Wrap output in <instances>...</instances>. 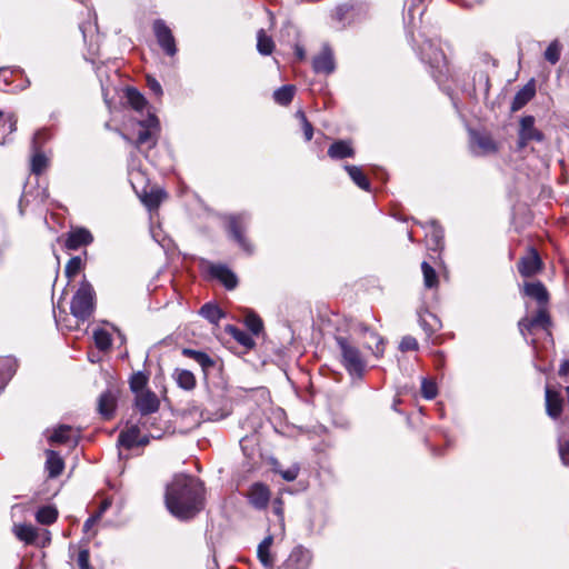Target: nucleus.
<instances>
[{"label": "nucleus", "instance_id": "nucleus-18", "mask_svg": "<svg viewBox=\"0 0 569 569\" xmlns=\"http://www.w3.org/2000/svg\"><path fill=\"white\" fill-rule=\"evenodd\" d=\"M545 397L547 415L552 419H558L563 408V399L561 395L547 386L545 390Z\"/></svg>", "mask_w": 569, "mask_h": 569}, {"label": "nucleus", "instance_id": "nucleus-60", "mask_svg": "<svg viewBox=\"0 0 569 569\" xmlns=\"http://www.w3.org/2000/svg\"><path fill=\"white\" fill-rule=\"evenodd\" d=\"M441 236L438 233V231L435 233V244L436 247L440 243Z\"/></svg>", "mask_w": 569, "mask_h": 569}, {"label": "nucleus", "instance_id": "nucleus-28", "mask_svg": "<svg viewBox=\"0 0 569 569\" xmlns=\"http://www.w3.org/2000/svg\"><path fill=\"white\" fill-rule=\"evenodd\" d=\"M328 156L332 159L352 158L355 156V150L349 142L338 140L329 147Z\"/></svg>", "mask_w": 569, "mask_h": 569}, {"label": "nucleus", "instance_id": "nucleus-16", "mask_svg": "<svg viewBox=\"0 0 569 569\" xmlns=\"http://www.w3.org/2000/svg\"><path fill=\"white\" fill-rule=\"evenodd\" d=\"M247 497L253 508L262 510L267 508L270 500V490L266 485L256 482L248 490Z\"/></svg>", "mask_w": 569, "mask_h": 569}, {"label": "nucleus", "instance_id": "nucleus-38", "mask_svg": "<svg viewBox=\"0 0 569 569\" xmlns=\"http://www.w3.org/2000/svg\"><path fill=\"white\" fill-rule=\"evenodd\" d=\"M421 270L423 273V283L426 288H435L438 286V276L436 270L426 261L421 263Z\"/></svg>", "mask_w": 569, "mask_h": 569}, {"label": "nucleus", "instance_id": "nucleus-6", "mask_svg": "<svg viewBox=\"0 0 569 569\" xmlns=\"http://www.w3.org/2000/svg\"><path fill=\"white\" fill-rule=\"evenodd\" d=\"M535 117L525 116L519 121L518 148L523 149L530 142H542L545 134L535 126Z\"/></svg>", "mask_w": 569, "mask_h": 569}, {"label": "nucleus", "instance_id": "nucleus-48", "mask_svg": "<svg viewBox=\"0 0 569 569\" xmlns=\"http://www.w3.org/2000/svg\"><path fill=\"white\" fill-rule=\"evenodd\" d=\"M559 456L563 465L569 466V441L559 438Z\"/></svg>", "mask_w": 569, "mask_h": 569}, {"label": "nucleus", "instance_id": "nucleus-43", "mask_svg": "<svg viewBox=\"0 0 569 569\" xmlns=\"http://www.w3.org/2000/svg\"><path fill=\"white\" fill-rule=\"evenodd\" d=\"M163 197H164V192L161 190H157V191L147 193L142 198V201L148 208L152 209V208H156L159 206V203L162 201Z\"/></svg>", "mask_w": 569, "mask_h": 569}, {"label": "nucleus", "instance_id": "nucleus-54", "mask_svg": "<svg viewBox=\"0 0 569 569\" xmlns=\"http://www.w3.org/2000/svg\"><path fill=\"white\" fill-rule=\"evenodd\" d=\"M153 426H154V418L150 417V420L147 423V428H143V429L149 431V433H150V436L152 438H160L161 437V429H157V431L153 432L152 431Z\"/></svg>", "mask_w": 569, "mask_h": 569}, {"label": "nucleus", "instance_id": "nucleus-30", "mask_svg": "<svg viewBox=\"0 0 569 569\" xmlns=\"http://www.w3.org/2000/svg\"><path fill=\"white\" fill-rule=\"evenodd\" d=\"M346 171L350 176L351 180L361 189L369 191L370 182L367 177L363 174L361 168L357 166L346 164Z\"/></svg>", "mask_w": 569, "mask_h": 569}, {"label": "nucleus", "instance_id": "nucleus-49", "mask_svg": "<svg viewBox=\"0 0 569 569\" xmlns=\"http://www.w3.org/2000/svg\"><path fill=\"white\" fill-rule=\"evenodd\" d=\"M400 349L402 351L417 350L418 342L413 337H410V336L403 337L400 342Z\"/></svg>", "mask_w": 569, "mask_h": 569}, {"label": "nucleus", "instance_id": "nucleus-17", "mask_svg": "<svg viewBox=\"0 0 569 569\" xmlns=\"http://www.w3.org/2000/svg\"><path fill=\"white\" fill-rule=\"evenodd\" d=\"M48 439L51 443L77 445L79 431L73 429L71 426L60 425L53 429Z\"/></svg>", "mask_w": 569, "mask_h": 569}, {"label": "nucleus", "instance_id": "nucleus-1", "mask_svg": "<svg viewBox=\"0 0 569 569\" xmlns=\"http://www.w3.org/2000/svg\"><path fill=\"white\" fill-rule=\"evenodd\" d=\"M164 500L174 517L193 518L203 508V487L194 477L177 475L167 486Z\"/></svg>", "mask_w": 569, "mask_h": 569}, {"label": "nucleus", "instance_id": "nucleus-29", "mask_svg": "<svg viewBox=\"0 0 569 569\" xmlns=\"http://www.w3.org/2000/svg\"><path fill=\"white\" fill-rule=\"evenodd\" d=\"M172 377L177 385L184 390H192L196 387V377L189 370L176 369Z\"/></svg>", "mask_w": 569, "mask_h": 569}, {"label": "nucleus", "instance_id": "nucleus-9", "mask_svg": "<svg viewBox=\"0 0 569 569\" xmlns=\"http://www.w3.org/2000/svg\"><path fill=\"white\" fill-rule=\"evenodd\" d=\"M352 331L358 337L362 338L363 346L370 349L376 356H381L385 351V341L377 332L371 330L365 323H357L353 326Z\"/></svg>", "mask_w": 569, "mask_h": 569}, {"label": "nucleus", "instance_id": "nucleus-40", "mask_svg": "<svg viewBox=\"0 0 569 569\" xmlns=\"http://www.w3.org/2000/svg\"><path fill=\"white\" fill-rule=\"evenodd\" d=\"M229 332L232 335L234 340L237 342H239L240 345H242L243 347L251 348L254 346V340L252 339V337L249 333H247L240 329H237L234 327H230Z\"/></svg>", "mask_w": 569, "mask_h": 569}, {"label": "nucleus", "instance_id": "nucleus-11", "mask_svg": "<svg viewBox=\"0 0 569 569\" xmlns=\"http://www.w3.org/2000/svg\"><path fill=\"white\" fill-rule=\"evenodd\" d=\"M311 561V552L302 546H297L278 569H309Z\"/></svg>", "mask_w": 569, "mask_h": 569}, {"label": "nucleus", "instance_id": "nucleus-57", "mask_svg": "<svg viewBox=\"0 0 569 569\" xmlns=\"http://www.w3.org/2000/svg\"><path fill=\"white\" fill-rule=\"evenodd\" d=\"M569 373V360H563L559 368L560 376H567Z\"/></svg>", "mask_w": 569, "mask_h": 569}, {"label": "nucleus", "instance_id": "nucleus-4", "mask_svg": "<svg viewBox=\"0 0 569 569\" xmlns=\"http://www.w3.org/2000/svg\"><path fill=\"white\" fill-rule=\"evenodd\" d=\"M71 315L79 321L88 320L94 311V290L83 281L72 297L70 303Z\"/></svg>", "mask_w": 569, "mask_h": 569}, {"label": "nucleus", "instance_id": "nucleus-56", "mask_svg": "<svg viewBox=\"0 0 569 569\" xmlns=\"http://www.w3.org/2000/svg\"><path fill=\"white\" fill-rule=\"evenodd\" d=\"M99 519L100 515H93L90 518H88L83 525V530L88 532Z\"/></svg>", "mask_w": 569, "mask_h": 569}, {"label": "nucleus", "instance_id": "nucleus-23", "mask_svg": "<svg viewBox=\"0 0 569 569\" xmlns=\"http://www.w3.org/2000/svg\"><path fill=\"white\" fill-rule=\"evenodd\" d=\"M272 542L273 537L269 535L259 543L257 549L258 559L267 569H272L274 565V558L270 551Z\"/></svg>", "mask_w": 569, "mask_h": 569}, {"label": "nucleus", "instance_id": "nucleus-33", "mask_svg": "<svg viewBox=\"0 0 569 569\" xmlns=\"http://www.w3.org/2000/svg\"><path fill=\"white\" fill-rule=\"evenodd\" d=\"M472 148H478V153H490L496 150L492 139L487 134L479 133L472 136Z\"/></svg>", "mask_w": 569, "mask_h": 569}, {"label": "nucleus", "instance_id": "nucleus-19", "mask_svg": "<svg viewBox=\"0 0 569 569\" xmlns=\"http://www.w3.org/2000/svg\"><path fill=\"white\" fill-rule=\"evenodd\" d=\"M210 274L222 282L228 290L234 289L238 284L237 276L223 264H212Z\"/></svg>", "mask_w": 569, "mask_h": 569}, {"label": "nucleus", "instance_id": "nucleus-31", "mask_svg": "<svg viewBox=\"0 0 569 569\" xmlns=\"http://www.w3.org/2000/svg\"><path fill=\"white\" fill-rule=\"evenodd\" d=\"M182 353L198 362L204 371L214 366V361L206 352L186 348Z\"/></svg>", "mask_w": 569, "mask_h": 569}, {"label": "nucleus", "instance_id": "nucleus-3", "mask_svg": "<svg viewBox=\"0 0 569 569\" xmlns=\"http://www.w3.org/2000/svg\"><path fill=\"white\" fill-rule=\"evenodd\" d=\"M335 341L339 348L340 362L349 376L361 379L365 375L367 362L351 337L338 335Z\"/></svg>", "mask_w": 569, "mask_h": 569}, {"label": "nucleus", "instance_id": "nucleus-41", "mask_svg": "<svg viewBox=\"0 0 569 569\" xmlns=\"http://www.w3.org/2000/svg\"><path fill=\"white\" fill-rule=\"evenodd\" d=\"M96 346L100 350H107L111 346V337L110 335L102 329L96 330L93 333Z\"/></svg>", "mask_w": 569, "mask_h": 569}, {"label": "nucleus", "instance_id": "nucleus-5", "mask_svg": "<svg viewBox=\"0 0 569 569\" xmlns=\"http://www.w3.org/2000/svg\"><path fill=\"white\" fill-rule=\"evenodd\" d=\"M421 60L428 63L432 77L438 81H442L448 73V63L445 53L432 41L427 40L421 46L420 50Z\"/></svg>", "mask_w": 569, "mask_h": 569}, {"label": "nucleus", "instance_id": "nucleus-53", "mask_svg": "<svg viewBox=\"0 0 569 569\" xmlns=\"http://www.w3.org/2000/svg\"><path fill=\"white\" fill-rule=\"evenodd\" d=\"M299 469L297 467L289 468L284 471H281V476L287 481H293L298 477Z\"/></svg>", "mask_w": 569, "mask_h": 569}, {"label": "nucleus", "instance_id": "nucleus-37", "mask_svg": "<svg viewBox=\"0 0 569 569\" xmlns=\"http://www.w3.org/2000/svg\"><path fill=\"white\" fill-rule=\"evenodd\" d=\"M295 96V87L293 86H283L277 89L273 93V98L277 103L287 106L291 102Z\"/></svg>", "mask_w": 569, "mask_h": 569}, {"label": "nucleus", "instance_id": "nucleus-52", "mask_svg": "<svg viewBox=\"0 0 569 569\" xmlns=\"http://www.w3.org/2000/svg\"><path fill=\"white\" fill-rule=\"evenodd\" d=\"M147 84H148V88L156 94V96H161L162 94V88H161V84L154 79V78H151V77H148L147 78Z\"/></svg>", "mask_w": 569, "mask_h": 569}, {"label": "nucleus", "instance_id": "nucleus-25", "mask_svg": "<svg viewBox=\"0 0 569 569\" xmlns=\"http://www.w3.org/2000/svg\"><path fill=\"white\" fill-rule=\"evenodd\" d=\"M525 293L537 300L540 307H545L548 302L547 289L540 281L527 282L525 284Z\"/></svg>", "mask_w": 569, "mask_h": 569}, {"label": "nucleus", "instance_id": "nucleus-21", "mask_svg": "<svg viewBox=\"0 0 569 569\" xmlns=\"http://www.w3.org/2000/svg\"><path fill=\"white\" fill-rule=\"evenodd\" d=\"M93 240L92 234L84 228H78L68 233L66 247L71 250H77L81 246H87Z\"/></svg>", "mask_w": 569, "mask_h": 569}, {"label": "nucleus", "instance_id": "nucleus-42", "mask_svg": "<svg viewBox=\"0 0 569 569\" xmlns=\"http://www.w3.org/2000/svg\"><path fill=\"white\" fill-rule=\"evenodd\" d=\"M244 323L253 335H258L263 328L262 320L253 312L246 316Z\"/></svg>", "mask_w": 569, "mask_h": 569}, {"label": "nucleus", "instance_id": "nucleus-39", "mask_svg": "<svg viewBox=\"0 0 569 569\" xmlns=\"http://www.w3.org/2000/svg\"><path fill=\"white\" fill-rule=\"evenodd\" d=\"M561 54V46L558 40H553L545 51V59L551 64H556Z\"/></svg>", "mask_w": 569, "mask_h": 569}, {"label": "nucleus", "instance_id": "nucleus-47", "mask_svg": "<svg viewBox=\"0 0 569 569\" xmlns=\"http://www.w3.org/2000/svg\"><path fill=\"white\" fill-rule=\"evenodd\" d=\"M297 117L301 120L303 136H305L306 141H310L312 139V137H313V127H312V124L308 121L305 112L298 111L297 112Z\"/></svg>", "mask_w": 569, "mask_h": 569}, {"label": "nucleus", "instance_id": "nucleus-51", "mask_svg": "<svg viewBox=\"0 0 569 569\" xmlns=\"http://www.w3.org/2000/svg\"><path fill=\"white\" fill-rule=\"evenodd\" d=\"M272 511L279 518L281 526L283 525V502L281 498H276L272 503Z\"/></svg>", "mask_w": 569, "mask_h": 569}, {"label": "nucleus", "instance_id": "nucleus-8", "mask_svg": "<svg viewBox=\"0 0 569 569\" xmlns=\"http://www.w3.org/2000/svg\"><path fill=\"white\" fill-rule=\"evenodd\" d=\"M229 232L238 244L248 253L252 252V247L243 236V232L249 223V217L246 213L232 214L228 217Z\"/></svg>", "mask_w": 569, "mask_h": 569}, {"label": "nucleus", "instance_id": "nucleus-50", "mask_svg": "<svg viewBox=\"0 0 569 569\" xmlns=\"http://www.w3.org/2000/svg\"><path fill=\"white\" fill-rule=\"evenodd\" d=\"M77 563L80 569H91L89 563V551L81 549L78 553Z\"/></svg>", "mask_w": 569, "mask_h": 569}, {"label": "nucleus", "instance_id": "nucleus-61", "mask_svg": "<svg viewBox=\"0 0 569 569\" xmlns=\"http://www.w3.org/2000/svg\"><path fill=\"white\" fill-rule=\"evenodd\" d=\"M42 194H43V198H47V197H48V194H47V191H46V190H44V191H42Z\"/></svg>", "mask_w": 569, "mask_h": 569}, {"label": "nucleus", "instance_id": "nucleus-35", "mask_svg": "<svg viewBox=\"0 0 569 569\" xmlns=\"http://www.w3.org/2000/svg\"><path fill=\"white\" fill-rule=\"evenodd\" d=\"M200 315L209 320L211 323H218L223 317L221 309L212 303H206L200 309Z\"/></svg>", "mask_w": 569, "mask_h": 569}, {"label": "nucleus", "instance_id": "nucleus-20", "mask_svg": "<svg viewBox=\"0 0 569 569\" xmlns=\"http://www.w3.org/2000/svg\"><path fill=\"white\" fill-rule=\"evenodd\" d=\"M41 134L42 133L34 134L32 142H31V148L33 151L32 159H31V172L37 176L41 174L47 169L48 163H49V159L46 157V154L41 150H39V147H38V140Z\"/></svg>", "mask_w": 569, "mask_h": 569}, {"label": "nucleus", "instance_id": "nucleus-14", "mask_svg": "<svg viewBox=\"0 0 569 569\" xmlns=\"http://www.w3.org/2000/svg\"><path fill=\"white\" fill-rule=\"evenodd\" d=\"M333 52L328 44H325L321 51L312 59V69L316 73L330 74L335 71Z\"/></svg>", "mask_w": 569, "mask_h": 569}, {"label": "nucleus", "instance_id": "nucleus-13", "mask_svg": "<svg viewBox=\"0 0 569 569\" xmlns=\"http://www.w3.org/2000/svg\"><path fill=\"white\" fill-rule=\"evenodd\" d=\"M153 32L158 40V43L163 51L173 57L177 52L176 41L169 27L162 20H156L153 23Z\"/></svg>", "mask_w": 569, "mask_h": 569}, {"label": "nucleus", "instance_id": "nucleus-22", "mask_svg": "<svg viewBox=\"0 0 569 569\" xmlns=\"http://www.w3.org/2000/svg\"><path fill=\"white\" fill-rule=\"evenodd\" d=\"M536 94V87L533 81L523 86L515 96L511 102V111H518L523 108Z\"/></svg>", "mask_w": 569, "mask_h": 569}, {"label": "nucleus", "instance_id": "nucleus-55", "mask_svg": "<svg viewBox=\"0 0 569 569\" xmlns=\"http://www.w3.org/2000/svg\"><path fill=\"white\" fill-rule=\"evenodd\" d=\"M39 133H42L40 137H39V140H38V147H39V150H41V147L46 143V141H48L50 139V134L47 130H39L37 131L34 134H39Z\"/></svg>", "mask_w": 569, "mask_h": 569}, {"label": "nucleus", "instance_id": "nucleus-15", "mask_svg": "<svg viewBox=\"0 0 569 569\" xmlns=\"http://www.w3.org/2000/svg\"><path fill=\"white\" fill-rule=\"evenodd\" d=\"M542 261L536 249L530 248L529 252L522 257L518 263V271L522 277H531L540 271Z\"/></svg>", "mask_w": 569, "mask_h": 569}, {"label": "nucleus", "instance_id": "nucleus-32", "mask_svg": "<svg viewBox=\"0 0 569 569\" xmlns=\"http://www.w3.org/2000/svg\"><path fill=\"white\" fill-rule=\"evenodd\" d=\"M274 49V42L271 37H269L263 29L258 30L257 32V50L259 53L263 56H269L272 53Z\"/></svg>", "mask_w": 569, "mask_h": 569}, {"label": "nucleus", "instance_id": "nucleus-27", "mask_svg": "<svg viewBox=\"0 0 569 569\" xmlns=\"http://www.w3.org/2000/svg\"><path fill=\"white\" fill-rule=\"evenodd\" d=\"M47 460L46 468L48 470L49 477L56 478L61 475L64 468V462L58 452L53 450L46 451Z\"/></svg>", "mask_w": 569, "mask_h": 569}, {"label": "nucleus", "instance_id": "nucleus-34", "mask_svg": "<svg viewBox=\"0 0 569 569\" xmlns=\"http://www.w3.org/2000/svg\"><path fill=\"white\" fill-rule=\"evenodd\" d=\"M14 533L19 540L26 543H33L37 538L36 529L29 525L14 526Z\"/></svg>", "mask_w": 569, "mask_h": 569}, {"label": "nucleus", "instance_id": "nucleus-44", "mask_svg": "<svg viewBox=\"0 0 569 569\" xmlns=\"http://www.w3.org/2000/svg\"><path fill=\"white\" fill-rule=\"evenodd\" d=\"M421 393L428 400L436 398V396L438 393V388H437L436 382L428 380V379H422Z\"/></svg>", "mask_w": 569, "mask_h": 569}, {"label": "nucleus", "instance_id": "nucleus-36", "mask_svg": "<svg viewBox=\"0 0 569 569\" xmlns=\"http://www.w3.org/2000/svg\"><path fill=\"white\" fill-rule=\"evenodd\" d=\"M58 511L56 508L44 506L37 511L36 518L42 525H51L57 520Z\"/></svg>", "mask_w": 569, "mask_h": 569}, {"label": "nucleus", "instance_id": "nucleus-58", "mask_svg": "<svg viewBox=\"0 0 569 569\" xmlns=\"http://www.w3.org/2000/svg\"><path fill=\"white\" fill-rule=\"evenodd\" d=\"M295 52L299 60H303L306 58V51L301 46L296 44Z\"/></svg>", "mask_w": 569, "mask_h": 569}, {"label": "nucleus", "instance_id": "nucleus-45", "mask_svg": "<svg viewBox=\"0 0 569 569\" xmlns=\"http://www.w3.org/2000/svg\"><path fill=\"white\" fill-rule=\"evenodd\" d=\"M147 383V378L143 373L137 372L130 379V388L137 395L140 392H144L143 388Z\"/></svg>", "mask_w": 569, "mask_h": 569}, {"label": "nucleus", "instance_id": "nucleus-26", "mask_svg": "<svg viewBox=\"0 0 569 569\" xmlns=\"http://www.w3.org/2000/svg\"><path fill=\"white\" fill-rule=\"evenodd\" d=\"M116 402L117 399L112 391L107 390L101 393L98 400V410L100 415H102L106 419L111 418L116 409Z\"/></svg>", "mask_w": 569, "mask_h": 569}, {"label": "nucleus", "instance_id": "nucleus-24", "mask_svg": "<svg viewBox=\"0 0 569 569\" xmlns=\"http://www.w3.org/2000/svg\"><path fill=\"white\" fill-rule=\"evenodd\" d=\"M17 369L16 359L12 357L0 358V392L10 381Z\"/></svg>", "mask_w": 569, "mask_h": 569}, {"label": "nucleus", "instance_id": "nucleus-46", "mask_svg": "<svg viewBox=\"0 0 569 569\" xmlns=\"http://www.w3.org/2000/svg\"><path fill=\"white\" fill-rule=\"evenodd\" d=\"M82 261L80 257H72L66 266V276L72 278L80 271Z\"/></svg>", "mask_w": 569, "mask_h": 569}, {"label": "nucleus", "instance_id": "nucleus-7", "mask_svg": "<svg viewBox=\"0 0 569 569\" xmlns=\"http://www.w3.org/2000/svg\"><path fill=\"white\" fill-rule=\"evenodd\" d=\"M136 406L141 415L139 423L142 428H147L150 420V415L158 411L160 402L158 397L152 391L140 392L136 397Z\"/></svg>", "mask_w": 569, "mask_h": 569}, {"label": "nucleus", "instance_id": "nucleus-12", "mask_svg": "<svg viewBox=\"0 0 569 569\" xmlns=\"http://www.w3.org/2000/svg\"><path fill=\"white\" fill-rule=\"evenodd\" d=\"M141 429L142 426L139 422L127 426V428L120 432L118 443L127 449L146 446L149 442V437L141 436Z\"/></svg>", "mask_w": 569, "mask_h": 569}, {"label": "nucleus", "instance_id": "nucleus-10", "mask_svg": "<svg viewBox=\"0 0 569 569\" xmlns=\"http://www.w3.org/2000/svg\"><path fill=\"white\" fill-rule=\"evenodd\" d=\"M550 317L547 312L546 307H540L537 311L536 316L529 318H522L519 323V330L523 337L527 336V333L532 335L537 329L548 330L550 326Z\"/></svg>", "mask_w": 569, "mask_h": 569}, {"label": "nucleus", "instance_id": "nucleus-59", "mask_svg": "<svg viewBox=\"0 0 569 569\" xmlns=\"http://www.w3.org/2000/svg\"><path fill=\"white\" fill-rule=\"evenodd\" d=\"M110 501L103 500L100 505L99 510L94 515H100V517L103 515V512L110 507Z\"/></svg>", "mask_w": 569, "mask_h": 569}, {"label": "nucleus", "instance_id": "nucleus-2", "mask_svg": "<svg viewBox=\"0 0 569 569\" xmlns=\"http://www.w3.org/2000/svg\"><path fill=\"white\" fill-rule=\"evenodd\" d=\"M126 97L130 107L140 113V117L132 120V130L137 133V138L133 141L128 136L123 134V138L128 142L134 143L138 149L147 148L152 149L158 141L160 124L154 113L150 112L148 108V101L146 98L134 88H128Z\"/></svg>", "mask_w": 569, "mask_h": 569}]
</instances>
